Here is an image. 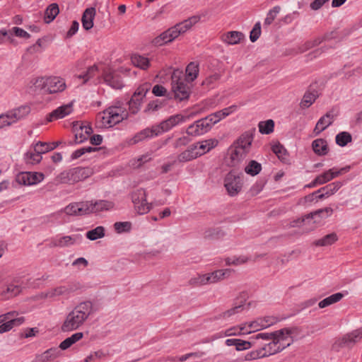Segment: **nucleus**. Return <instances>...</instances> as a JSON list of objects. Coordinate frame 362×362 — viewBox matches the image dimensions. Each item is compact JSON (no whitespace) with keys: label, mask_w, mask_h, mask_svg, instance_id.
Wrapping results in <instances>:
<instances>
[{"label":"nucleus","mask_w":362,"mask_h":362,"mask_svg":"<svg viewBox=\"0 0 362 362\" xmlns=\"http://www.w3.org/2000/svg\"><path fill=\"white\" fill-rule=\"evenodd\" d=\"M93 313L91 301L86 300L80 303L66 315L61 326V330L68 332L78 329Z\"/></svg>","instance_id":"f257e3e1"},{"label":"nucleus","mask_w":362,"mask_h":362,"mask_svg":"<svg viewBox=\"0 0 362 362\" xmlns=\"http://www.w3.org/2000/svg\"><path fill=\"white\" fill-rule=\"evenodd\" d=\"M255 132V128L245 132L230 146L228 149L229 165L237 166L246 158L250 152Z\"/></svg>","instance_id":"f03ea898"},{"label":"nucleus","mask_w":362,"mask_h":362,"mask_svg":"<svg viewBox=\"0 0 362 362\" xmlns=\"http://www.w3.org/2000/svg\"><path fill=\"white\" fill-rule=\"evenodd\" d=\"M184 121L185 117L180 114L170 116L167 119L161 122L158 125L152 126L151 128H146L141 130L135 134L134 136L129 140V143L131 145H134L144 141L145 139L158 136L163 132L169 131L173 127Z\"/></svg>","instance_id":"7ed1b4c3"},{"label":"nucleus","mask_w":362,"mask_h":362,"mask_svg":"<svg viewBox=\"0 0 362 362\" xmlns=\"http://www.w3.org/2000/svg\"><path fill=\"white\" fill-rule=\"evenodd\" d=\"M33 86L35 90L48 94L62 92L66 87L64 79L57 76L37 78L35 79Z\"/></svg>","instance_id":"20e7f679"},{"label":"nucleus","mask_w":362,"mask_h":362,"mask_svg":"<svg viewBox=\"0 0 362 362\" xmlns=\"http://www.w3.org/2000/svg\"><path fill=\"white\" fill-rule=\"evenodd\" d=\"M91 174L92 171L88 168H74L59 173L56 177L55 182L57 184L73 185L88 178Z\"/></svg>","instance_id":"39448f33"},{"label":"nucleus","mask_w":362,"mask_h":362,"mask_svg":"<svg viewBox=\"0 0 362 362\" xmlns=\"http://www.w3.org/2000/svg\"><path fill=\"white\" fill-rule=\"evenodd\" d=\"M182 72L175 70L172 74V89L174 98L179 101L188 100L191 90L190 87L185 79L181 78Z\"/></svg>","instance_id":"423d86ee"},{"label":"nucleus","mask_w":362,"mask_h":362,"mask_svg":"<svg viewBox=\"0 0 362 362\" xmlns=\"http://www.w3.org/2000/svg\"><path fill=\"white\" fill-rule=\"evenodd\" d=\"M122 112V108L119 107H110L99 113L97 119L100 122V127L107 128L119 123L124 119Z\"/></svg>","instance_id":"0eeeda50"},{"label":"nucleus","mask_w":362,"mask_h":362,"mask_svg":"<svg viewBox=\"0 0 362 362\" xmlns=\"http://www.w3.org/2000/svg\"><path fill=\"white\" fill-rule=\"evenodd\" d=\"M291 334V330L287 328L281 329L280 330L271 332V333H259L255 335V339H262L265 340L272 339V342H269L267 346H276L277 344L281 341H287L288 336Z\"/></svg>","instance_id":"6e6552de"},{"label":"nucleus","mask_w":362,"mask_h":362,"mask_svg":"<svg viewBox=\"0 0 362 362\" xmlns=\"http://www.w3.org/2000/svg\"><path fill=\"white\" fill-rule=\"evenodd\" d=\"M224 186L230 196H235L241 190L243 181L239 175L231 171L224 180Z\"/></svg>","instance_id":"1a4fd4ad"},{"label":"nucleus","mask_w":362,"mask_h":362,"mask_svg":"<svg viewBox=\"0 0 362 362\" xmlns=\"http://www.w3.org/2000/svg\"><path fill=\"white\" fill-rule=\"evenodd\" d=\"M76 290V288L75 286L71 284H68L66 285L59 286L56 288H51L46 292H42L39 295V297L40 298H51L57 296H68Z\"/></svg>","instance_id":"9d476101"},{"label":"nucleus","mask_w":362,"mask_h":362,"mask_svg":"<svg viewBox=\"0 0 362 362\" xmlns=\"http://www.w3.org/2000/svg\"><path fill=\"white\" fill-rule=\"evenodd\" d=\"M43 178L42 173L23 172L17 175L16 180L20 185H32L40 182Z\"/></svg>","instance_id":"9b49d317"},{"label":"nucleus","mask_w":362,"mask_h":362,"mask_svg":"<svg viewBox=\"0 0 362 362\" xmlns=\"http://www.w3.org/2000/svg\"><path fill=\"white\" fill-rule=\"evenodd\" d=\"M210 129V124L208 123V121L204 117L189 125L187 129V134L190 136H196L202 135Z\"/></svg>","instance_id":"f8f14e48"},{"label":"nucleus","mask_w":362,"mask_h":362,"mask_svg":"<svg viewBox=\"0 0 362 362\" xmlns=\"http://www.w3.org/2000/svg\"><path fill=\"white\" fill-rule=\"evenodd\" d=\"M332 110L329 111L320 118L313 130L315 135L317 136L320 134L333 123L334 115L332 114Z\"/></svg>","instance_id":"ddd939ff"},{"label":"nucleus","mask_w":362,"mask_h":362,"mask_svg":"<svg viewBox=\"0 0 362 362\" xmlns=\"http://www.w3.org/2000/svg\"><path fill=\"white\" fill-rule=\"evenodd\" d=\"M72 112V103H70L66 105H62L49 114H48L47 117V120L48 122H52L54 120L62 119L69 115Z\"/></svg>","instance_id":"4468645a"},{"label":"nucleus","mask_w":362,"mask_h":362,"mask_svg":"<svg viewBox=\"0 0 362 362\" xmlns=\"http://www.w3.org/2000/svg\"><path fill=\"white\" fill-rule=\"evenodd\" d=\"M362 339V329H358L344 335L340 342L341 347H351Z\"/></svg>","instance_id":"2eb2a0df"},{"label":"nucleus","mask_w":362,"mask_h":362,"mask_svg":"<svg viewBox=\"0 0 362 362\" xmlns=\"http://www.w3.org/2000/svg\"><path fill=\"white\" fill-rule=\"evenodd\" d=\"M332 213L333 209L331 207H326L324 209H317L315 211L306 214L305 218L309 219H315V223H320L321 220L330 216Z\"/></svg>","instance_id":"dca6fc26"},{"label":"nucleus","mask_w":362,"mask_h":362,"mask_svg":"<svg viewBox=\"0 0 362 362\" xmlns=\"http://www.w3.org/2000/svg\"><path fill=\"white\" fill-rule=\"evenodd\" d=\"M96 11L94 7L88 8L84 11L82 15L81 22L83 28L85 30H88L93 27V20Z\"/></svg>","instance_id":"f3484780"},{"label":"nucleus","mask_w":362,"mask_h":362,"mask_svg":"<svg viewBox=\"0 0 362 362\" xmlns=\"http://www.w3.org/2000/svg\"><path fill=\"white\" fill-rule=\"evenodd\" d=\"M22 291V287L18 281L14 280L8 284L5 290L2 291L1 295L4 298H11L18 296Z\"/></svg>","instance_id":"a211bd4d"},{"label":"nucleus","mask_w":362,"mask_h":362,"mask_svg":"<svg viewBox=\"0 0 362 362\" xmlns=\"http://www.w3.org/2000/svg\"><path fill=\"white\" fill-rule=\"evenodd\" d=\"M243 38V33L239 31H229L221 36V40L228 45H237Z\"/></svg>","instance_id":"6ab92c4d"},{"label":"nucleus","mask_w":362,"mask_h":362,"mask_svg":"<svg viewBox=\"0 0 362 362\" xmlns=\"http://www.w3.org/2000/svg\"><path fill=\"white\" fill-rule=\"evenodd\" d=\"M312 148L315 154L325 156L329 152L327 141L324 139H317L312 143Z\"/></svg>","instance_id":"aec40b11"},{"label":"nucleus","mask_w":362,"mask_h":362,"mask_svg":"<svg viewBox=\"0 0 362 362\" xmlns=\"http://www.w3.org/2000/svg\"><path fill=\"white\" fill-rule=\"evenodd\" d=\"M75 142L81 144L87 140L93 132V129L90 126H80L78 129L75 127Z\"/></svg>","instance_id":"412c9836"},{"label":"nucleus","mask_w":362,"mask_h":362,"mask_svg":"<svg viewBox=\"0 0 362 362\" xmlns=\"http://www.w3.org/2000/svg\"><path fill=\"white\" fill-rule=\"evenodd\" d=\"M104 80L107 84L115 89H121L124 86L122 78L118 74L107 73L104 76Z\"/></svg>","instance_id":"4be33fe9"},{"label":"nucleus","mask_w":362,"mask_h":362,"mask_svg":"<svg viewBox=\"0 0 362 362\" xmlns=\"http://www.w3.org/2000/svg\"><path fill=\"white\" fill-rule=\"evenodd\" d=\"M131 62L134 66L142 70H147L151 66L149 59L139 54H132Z\"/></svg>","instance_id":"5701e85b"},{"label":"nucleus","mask_w":362,"mask_h":362,"mask_svg":"<svg viewBox=\"0 0 362 362\" xmlns=\"http://www.w3.org/2000/svg\"><path fill=\"white\" fill-rule=\"evenodd\" d=\"M196 144H197V148L200 155L202 156L215 148L218 145V141L216 139H209L200 142H197Z\"/></svg>","instance_id":"b1692460"},{"label":"nucleus","mask_w":362,"mask_h":362,"mask_svg":"<svg viewBox=\"0 0 362 362\" xmlns=\"http://www.w3.org/2000/svg\"><path fill=\"white\" fill-rule=\"evenodd\" d=\"M293 342V340L291 339V337H288V339L287 341H281L280 343L277 344L276 346H271L269 347L267 345L264 350L263 353H267V356L275 354L278 352L281 351L283 349H284L286 347L291 345V344Z\"/></svg>","instance_id":"393cba45"},{"label":"nucleus","mask_w":362,"mask_h":362,"mask_svg":"<svg viewBox=\"0 0 362 362\" xmlns=\"http://www.w3.org/2000/svg\"><path fill=\"white\" fill-rule=\"evenodd\" d=\"M233 272V270L230 269H219L216 270L214 272L209 273L210 284H214L216 283L221 280H223L226 277H228L230 276V273Z\"/></svg>","instance_id":"a878e982"},{"label":"nucleus","mask_w":362,"mask_h":362,"mask_svg":"<svg viewBox=\"0 0 362 362\" xmlns=\"http://www.w3.org/2000/svg\"><path fill=\"white\" fill-rule=\"evenodd\" d=\"M60 144H61V141H54V142H52V143L39 141L35 144L34 150L37 151L38 153H45L48 151L54 150Z\"/></svg>","instance_id":"bb28decb"},{"label":"nucleus","mask_w":362,"mask_h":362,"mask_svg":"<svg viewBox=\"0 0 362 362\" xmlns=\"http://www.w3.org/2000/svg\"><path fill=\"white\" fill-rule=\"evenodd\" d=\"M83 337V332H76L72 334L71 337H67L64 341H62L59 344V348L62 350H66L71 347L74 344L76 343L79 340H81Z\"/></svg>","instance_id":"cd10ccee"},{"label":"nucleus","mask_w":362,"mask_h":362,"mask_svg":"<svg viewBox=\"0 0 362 362\" xmlns=\"http://www.w3.org/2000/svg\"><path fill=\"white\" fill-rule=\"evenodd\" d=\"M59 13L58 4L53 3L50 4L45 11L44 21L46 23H49L56 18Z\"/></svg>","instance_id":"c85d7f7f"},{"label":"nucleus","mask_w":362,"mask_h":362,"mask_svg":"<svg viewBox=\"0 0 362 362\" xmlns=\"http://www.w3.org/2000/svg\"><path fill=\"white\" fill-rule=\"evenodd\" d=\"M58 349H50L45 351L36 358L37 362H49L59 356Z\"/></svg>","instance_id":"c756f323"},{"label":"nucleus","mask_w":362,"mask_h":362,"mask_svg":"<svg viewBox=\"0 0 362 362\" xmlns=\"http://www.w3.org/2000/svg\"><path fill=\"white\" fill-rule=\"evenodd\" d=\"M209 278L208 274H197L189 280L188 284L193 287L202 286L210 284Z\"/></svg>","instance_id":"7c9ffc66"},{"label":"nucleus","mask_w":362,"mask_h":362,"mask_svg":"<svg viewBox=\"0 0 362 362\" xmlns=\"http://www.w3.org/2000/svg\"><path fill=\"white\" fill-rule=\"evenodd\" d=\"M344 297V294L341 293H334L322 300L320 301L318 303V306L320 308H324L327 306H329L332 304H334L339 301H340Z\"/></svg>","instance_id":"2f4dec72"},{"label":"nucleus","mask_w":362,"mask_h":362,"mask_svg":"<svg viewBox=\"0 0 362 362\" xmlns=\"http://www.w3.org/2000/svg\"><path fill=\"white\" fill-rule=\"evenodd\" d=\"M199 71V64L195 62H190L185 70L187 80L188 81H194L198 76Z\"/></svg>","instance_id":"473e14b6"},{"label":"nucleus","mask_w":362,"mask_h":362,"mask_svg":"<svg viewBox=\"0 0 362 362\" xmlns=\"http://www.w3.org/2000/svg\"><path fill=\"white\" fill-rule=\"evenodd\" d=\"M93 206L94 213H98L113 209L114 203L108 200H98L93 202Z\"/></svg>","instance_id":"72a5a7b5"},{"label":"nucleus","mask_w":362,"mask_h":362,"mask_svg":"<svg viewBox=\"0 0 362 362\" xmlns=\"http://www.w3.org/2000/svg\"><path fill=\"white\" fill-rule=\"evenodd\" d=\"M30 112V107L28 105H23L13 110L9 113L10 117L12 119L16 120L21 119L24 117L27 116Z\"/></svg>","instance_id":"f704fd0d"},{"label":"nucleus","mask_w":362,"mask_h":362,"mask_svg":"<svg viewBox=\"0 0 362 362\" xmlns=\"http://www.w3.org/2000/svg\"><path fill=\"white\" fill-rule=\"evenodd\" d=\"M18 314L16 312H8L1 315L4 322H11L12 325L19 326L25 322L24 317H15Z\"/></svg>","instance_id":"c9c22d12"},{"label":"nucleus","mask_w":362,"mask_h":362,"mask_svg":"<svg viewBox=\"0 0 362 362\" xmlns=\"http://www.w3.org/2000/svg\"><path fill=\"white\" fill-rule=\"evenodd\" d=\"M198 17L192 16L180 23L176 24L175 25L178 28V30H180V34H182L185 33L188 30H189L193 25L198 22Z\"/></svg>","instance_id":"e433bc0d"},{"label":"nucleus","mask_w":362,"mask_h":362,"mask_svg":"<svg viewBox=\"0 0 362 362\" xmlns=\"http://www.w3.org/2000/svg\"><path fill=\"white\" fill-rule=\"evenodd\" d=\"M338 240V236L335 233L326 235L322 238L315 242L316 246H328L331 245Z\"/></svg>","instance_id":"4c0bfd02"},{"label":"nucleus","mask_w":362,"mask_h":362,"mask_svg":"<svg viewBox=\"0 0 362 362\" xmlns=\"http://www.w3.org/2000/svg\"><path fill=\"white\" fill-rule=\"evenodd\" d=\"M151 88V84L148 83H145L141 85L135 91L133 95V102L139 100L142 101L144 97L146 96V93L149 91Z\"/></svg>","instance_id":"58836bf2"},{"label":"nucleus","mask_w":362,"mask_h":362,"mask_svg":"<svg viewBox=\"0 0 362 362\" xmlns=\"http://www.w3.org/2000/svg\"><path fill=\"white\" fill-rule=\"evenodd\" d=\"M341 186L342 183L341 182H334L323 187H321L317 191V192L320 193V192H325V194H327V197H329L337 192Z\"/></svg>","instance_id":"ea45409f"},{"label":"nucleus","mask_w":362,"mask_h":362,"mask_svg":"<svg viewBox=\"0 0 362 362\" xmlns=\"http://www.w3.org/2000/svg\"><path fill=\"white\" fill-rule=\"evenodd\" d=\"M272 151L284 163H286L288 160L287 151L280 143L272 146Z\"/></svg>","instance_id":"a19ab883"},{"label":"nucleus","mask_w":362,"mask_h":362,"mask_svg":"<svg viewBox=\"0 0 362 362\" xmlns=\"http://www.w3.org/2000/svg\"><path fill=\"white\" fill-rule=\"evenodd\" d=\"M261 170V164L257 162L256 160H250L248 165L245 168V173L252 176H255L259 174Z\"/></svg>","instance_id":"79ce46f5"},{"label":"nucleus","mask_w":362,"mask_h":362,"mask_svg":"<svg viewBox=\"0 0 362 362\" xmlns=\"http://www.w3.org/2000/svg\"><path fill=\"white\" fill-rule=\"evenodd\" d=\"M317 97L316 91L305 93L300 102V106L305 108L309 107L315 101Z\"/></svg>","instance_id":"37998d69"},{"label":"nucleus","mask_w":362,"mask_h":362,"mask_svg":"<svg viewBox=\"0 0 362 362\" xmlns=\"http://www.w3.org/2000/svg\"><path fill=\"white\" fill-rule=\"evenodd\" d=\"M258 127L260 133L264 134H269L274 132V122L272 119L260 122L258 124Z\"/></svg>","instance_id":"c03bdc74"},{"label":"nucleus","mask_w":362,"mask_h":362,"mask_svg":"<svg viewBox=\"0 0 362 362\" xmlns=\"http://www.w3.org/2000/svg\"><path fill=\"white\" fill-rule=\"evenodd\" d=\"M105 236V228L103 226H98L95 228L89 230L86 233V237L90 240H95Z\"/></svg>","instance_id":"a18cd8bd"},{"label":"nucleus","mask_w":362,"mask_h":362,"mask_svg":"<svg viewBox=\"0 0 362 362\" xmlns=\"http://www.w3.org/2000/svg\"><path fill=\"white\" fill-rule=\"evenodd\" d=\"M170 33L168 30H166L161 33L159 36L156 37L153 39V43L155 46L160 47L168 42H170L173 41L171 37H170Z\"/></svg>","instance_id":"49530a36"},{"label":"nucleus","mask_w":362,"mask_h":362,"mask_svg":"<svg viewBox=\"0 0 362 362\" xmlns=\"http://www.w3.org/2000/svg\"><path fill=\"white\" fill-rule=\"evenodd\" d=\"M352 140L351 135L347 132H342L336 136V143L339 146H345Z\"/></svg>","instance_id":"de8ad7c7"},{"label":"nucleus","mask_w":362,"mask_h":362,"mask_svg":"<svg viewBox=\"0 0 362 362\" xmlns=\"http://www.w3.org/2000/svg\"><path fill=\"white\" fill-rule=\"evenodd\" d=\"M43 153H38L34 150V152H28L25 155V159L27 163L34 164L38 163L42 160V154Z\"/></svg>","instance_id":"09e8293b"},{"label":"nucleus","mask_w":362,"mask_h":362,"mask_svg":"<svg viewBox=\"0 0 362 362\" xmlns=\"http://www.w3.org/2000/svg\"><path fill=\"white\" fill-rule=\"evenodd\" d=\"M281 7L279 6H274L272 9L269 11L267 17L264 22V25H269L276 18L277 14L280 12Z\"/></svg>","instance_id":"8fccbe9b"},{"label":"nucleus","mask_w":362,"mask_h":362,"mask_svg":"<svg viewBox=\"0 0 362 362\" xmlns=\"http://www.w3.org/2000/svg\"><path fill=\"white\" fill-rule=\"evenodd\" d=\"M132 202L134 204H139V202H146V192L144 189H138L134 191L132 194Z\"/></svg>","instance_id":"3c124183"},{"label":"nucleus","mask_w":362,"mask_h":362,"mask_svg":"<svg viewBox=\"0 0 362 362\" xmlns=\"http://www.w3.org/2000/svg\"><path fill=\"white\" fill-rule=\"evenodd\" d=\"M76 242V238L66 235L60 238L59 240H56L54 243V246L57 247H66L71 245H73Z\"/></svg>","instance_id":"603ef678"},{"label":"nucleus","mask_w":362,"mask_h":362,"mask_svg":"<svg viewBox=\"0 0 362 362\" xmlns=\"http://www.w3.org/2000/svg\"><path fill=\"white\" fill-rule=\"evenodd\" d=\"M135 210L139 214H147L151 207V204H148L147 201L146 202H139V204H134Z\"/></svg>","instance_id":"864d4df0"},{"label":"nucleus","mask_w":362,"mask_h":362,"mask_svg":"<svg viewBox=\"0 0 362 362\" xmlns=\"http://www.w3.org/2000/svg\"><path fill=\"white\" fill-rule=\"evenodd\" d=\"M265 349L253 351L247 354L245 356V361H252L267 356V353H263Z\"/></svg>","instance_id":"5fc2aeb1"},{"label":"nucleus","mask_w":362,"mask_h":362,"mask_svg":"<svg viewBox=\"0 0 362 362\" xmlns=\"http://www.w3.org/2000/svg\"><path fill=\"white\" fill-rule=\"evenodd\" d=\"M132 224L130 222L125 221V222H116L114 224L115 230L118 233H124V232H128L131 229Z\"/></svg>","instance_id":"6e6d98bb"},{"label":"nucleus","mask_w":362,"mask_h":362,"mask_svg":"<svg viewBox=\"0 0 362 362\" xmlns=\"http://www.w3.org/2000/svg\"><path fill=\"white\" fill-rule=\"evenodd\" d=\"M261 35V24L259 22H257L255 24L252 30L250 32V39L254 42L257 40Z\"/></svg>","instance_id":"4d7b16f0"},{"label":"nucleus","mask_w":362,"mask_h":362,"mask_svg":"<svg viewBox=\"0 0 362 362\" xmlns=\"http://www.w3.org/2000/svg\"><path fill=\"white\" fill-rule=\"evenodd\" d=\"M243 305H235V307L232 308L231 309H229L223 313H222L218 318H226L230 317L233 315H235L236 313H238L240 310H243Z\"/></svg>","instance_id":"13d9d810"},{"label":"nucleus","mask_w":362,"mask_h":362,"mask_svg":"<svg viewBox=\"0 0 362 362\" xmlns=\"http://www.w3.org/2000/svg\"><path fill=\"white\" fill-rule=\"evenodd\" d=\"M107 355V354L104 353L102 350H98L88 356L85 358L84 362H90L96 358L100 359L102 358H105Z\"/></svg>","instance_id":"bf43d9fd"},{"label":"nucleus","mask_w":362,"mask_h":362,"mask_svg":"<svg viewBox=\"0 0 362 362\" xmlns=\"http://www.w3.org/2000/svg\"><path fill=\"white\" fill-rule=\"evenodd\" d=\"M79 206H81L86 214H93V201H86L78 202Z\"/></svg>","instance_id":"052dcab7"},{"label":"nucleus","mask_w":362,"mask_h":362,"mask_svg":"<svg viewBox=\"0 0 362 362\" xmlns=\"http://www.w3.org/2000/svg\"><path fill=\"white\" fill-rule=\"evenodd\" d=\"M13 122H15V120L12 119V118L10 117L9 113L7 115H0V129L6 126L11 125Z\"/></svg>","instance_id":"680f3d73"},{"label":"nucleus","mask_w":362,"mask_h":362,"mask_svg":"<svg viewBox=\"0 0 362 362\" xmlns=\"http://www.w3.org/2000/svg\"><path fill=\"white\" fill-rule=\"evenodd\" d=\"M79 206L78 202H74L66 206L64 211L69 216H76L77 208Z\"/></svg>","instance_id":"e2e57ef3"},{"label":"nucleus","mask_w":362,"mask_h":362,"mask_svg":"<svg viewBox=\"0 0 362 362\" xmlns=\"http://www.w3.org/2000/svg\"><path fill=\"white\" fill-rule=\"evenodd\" d=\"M220 78V75L218 74H214L209 76H208L205 80H204L202 83V86H206L207 87L211 86L215 82H216Z\"/></svg>","instance_id":"0e129e2a"},{"label":"nucleus","mask_w":362,"mask_h":362,"mask_svg":"<svg viewBox=\"0 0 362 362\" xmlns=\"http://www.w3.org/2000/svg\"><path fill=\"white\" fill-rule=\"evenodd\" d=\"M351 169L350 165H346L344 168H341L340 169H336L334 168L329 169V170H331V175L333 176V179L335 177H339V175L348 173Z\"/></svg>","instance_id":"69168bd1"},{"label":"nucleus","mask_w":362,"mask_h":362,"mask_svg":"<svg viewBox=\"0 0 362 362\" xmlns=\"http://www.w3.org/2000/svg\"><path fill=\"white\" fill-rule=\"evenodd\" d=\"M205 119L208 121V123L210 124L211 128L214 124H216L221 119H222L220 115L218 114V112L208 115L205 117Z\"/></svg>","instance_id":"338daca9"},{"label":"nucleus","mask_w":362,"mask_h":362,"mask_svg":"<svg viewBox=\"0 0 362 362\" xmlns=\"http://www.w3.org/2000/svg\"><path fill=\"white\" fill-rule=\"evenodd\" d=\"M167 93L166 88L161 85H155L152 89V93L156 96H164Z\"/></svg>","instance_id":"774afa93"}]
</instances>
